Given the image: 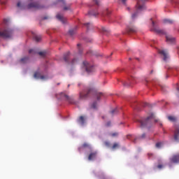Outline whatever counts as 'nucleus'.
<instances>
[{
	"mask_svg": "<svg viewBox=\"0 0 179 179\" xmlns=\"http://www.w3.org/2000/svg\"><path fill=\"white\" fill-rule=\"evenodd\" d=\"M89 96H96L97 100H100V97L103 96V93L97 92V91L92 86H87L85 87L83 92H80L79 97L80 100H86Z\"/></svg>",
	"mask_w": 179,
	"mask_h": 179,
	"instance_id": "1",
	"label": "nucleus"
},
{
	"mask_svg": "<svg viewBox=\"0 0 179 179\" xmlns=\"http://www.w3.org/2000/svg\"><path fill=\"white\" fill-rule=\"evenodd\" d=\"M136 1H137V4L136 6L137 8V11L131 15V19H135V17L138 16V13L139 10L142 11L146 9V7L145 6V4H144L146 0H136Z\"/></svg>",
	"mask_w": 179,
	"mask_h": 179,
	"instance_id": "2",
	"label": "nucleus"
},
{
	"mask_svg": "<svg viewBox=\"0 0 179 179\" xmlns=\"http://www.w3.org/2000/svg\"><path fill=\"white\" fill-rule=\"evenodd\" d=\"M152 118H155V114L151 113L150 115L148 116L146 119L137 120L136 122H139L140 127H141V128H143V127H146L148 125L149 121L152 120Z\"/></svg>",
	"mask_w": 179,
	"mask_h": 179,
	"instance_id": "3",
	"label": "nucleus"
},
{
	"mask_svg": "<svg viewBox=\"0 0 179 179\" xmlns=\"http://www.w3.org/2000/svg\"><path fill=\"white\" fill-rule=\"evenodd\" d=\"M13 34V31L10 29H4L3 31H0V37L3 38H10Z\"/></svg>",
	"mask_w": 179,
	"mask_h": 179,
	"instance_id": "4",
	"label": "nucleus"
},
{
	"mask_svg": "<svg viewBox=\"0 0 179 179\" xmlns=\"http://www.w3.org/2000/svg\"><path fill=\"white\" fill-rule=\"evenodd\" d=\"M56 97H57V99L66 100V101H68V103H70V104H75V100L73 99V98L70 97L64 92L60 93V98L58 97V96L57 95Z\"/></svg>",
	"mask_w": 179,
	"mask_h": 179,
	"instance_id": "5",
	"label": "nucleus"
},
{
	"mask_svg": "<svg viewBox=\"0 0 179 179\" xmlns=\"http://www.w3.org/2000/svg\"><path fill=\"white\" fill-rule=\"evenodd\" d=\"M44 6L39 5L38 3H31L27 6L28 9H34V10H37L38 9H43Z\"/></svg>",
	"mask_w": 179,
	"mask_h": 179,
	"instance_id": "6",
	"label": "nucleus"
},
{
	"mask_svg": "<svg viewBox=\"0 0 179 179\" xmlns=\"http://www.w3.org/2000/svg\"><path fill=\"white\" fill-rule=\"evenodd\" d=\"M83 66L85 69V71L88 72V73H90V72H93V66L87 61H84L83 62Z\"/></svg>",
	"mask_w": 179,
	"mask_h": 179,
	"instance_id": "7",
	"label": "nucleus"
},
{
	"mask_svg": "<svg viewBox=\"0 0 179 179\" xmlns=\"http://www.w3.org/2000/svg\"><path fill=\"white\" fill-rule=\"evenodd\" d=\"M152 31H155V33H158V34H166V31L164 30L159 29L155 28V22L152 21Z\"/></svg>",
	"mask_w": 179,
	"mask_h": 179,
	"instance_id": "8",
	"label": "nucleus"
},
{
	"mask_svg": "<svg viewBox=\"0 0 179 179\" xmlns=\"http://www.w3.org/2000/svg\"><path fill=\"white\" fill-rule=\"evenodd\" d=\"M135 83V78L131 77L129 80V82H126L124 83V86H126L127 87H131L132 85Z\"/></svg>",
	"mask_w": 179,
	"mask_h": 179,
	"instance_id": "9",
	"label": "nucleus"
},
{
	"mask_svg": "<svg viewBox=\"0 0 179 179\" xmlns=\"http://www.w3.org/2000/svg\"><path fill=\"white\" fill-rule=\"evenodd\" d=\"M166 42H168L169 44H174L176 43V38L170 35H166Z\"/></svg>",
	"mask_w": 179,
	"mask_h": 179,
	"instance_id": "10",
	"label": "nucleus"
},
{
	"mask_svg": "<svg viewBox=\"0 0 179 179\" xmlns=\"http://www.w3.org/2000/svg\"><path fill=\"white\" fill-rule=\"evenodd\" d=\"M171 163H179V154L173 155L170 158Z\"/></svg>",
	"mask_w": 179,
	"mask_h": 179,
	"instance_id": "11",
	"label": "nucleus"
},
{
	"mask_svg": "<svg viewBox=\"0 0 179 179\" xmlns=\"http://www.w3.org/2000/svg\"><path fill=\"white\" fill-rule=\"evenodd\" d=\"M97 157V152L94 151L90 153L88 156V160L92 161L94 160V159Z\"/></svg>",
	"mask_w": 179,
	"mask_h": 179,
	"instance_id": "12",
	"label": "nucleus"
},
{
	"mask_svg": "<svg viewBox=\"0 0 179 179\" xmlns=\"http://www.w3.org/2000/svg\"><path fill=\"white\" fill-rule=\"evenodd\" d=\"M71 52H67L65 53L63 56V59L65 61L67 64H69V58H70Z\"/></svg>",
	"mask_w": 179,
	"mask_h": 179,
	"instance_id": "13",
	"label": "nucleus"
},
{
	"mask_svg": "<svg viewBox=\"0 0 179 179\" xmlns=\"http://www.w3.org/2000/svg\"><path fill=\"white\" fill-rule=\"evenodd\" d=\"M34 77L35 78V79H41L42 80L45 79V77L44 76H42L41 73L38 72H36L34 74Z\"/></svg>",
	"mask_w": 179,
	"mask_h": 179,
	"instance_id": "14",
	"label": "nucleus"
},
{
	"mask_svg": "<svg viewBox=\"0 0 179 179\" xmlns=\"http://www.w3.org/2000/svg\"><path fill=\"white\" fill-rule=\"evenodd\" d=\"M159 53L164 57V61H167L169 58V55L166 53V50H159Z\"/></svg>",
	"mask_w": 179,
	"mask_h": 179,
	"instance_id": "15",
	"label": "nucleus"
},
{
	"mask_svg": "<svg viewBox=\"0 0 179 179\" xmlns=\"http://www.w3.org/2000/svg\"><path fill=\"white\" fill-rule=\"evenodd\" d=\"M174 139L176 141L179 140V127H176L174 132Z\"/></svg>",
	"mask_w": 179,
	"mask_h": 179,
	"instance_id": "16",
	"label": "nucleus"
},
{
	"mask_svg": "<svg viewBox=\"0 0 179 179\" xmlns=\"http://www.w3.org/2000/svg\"><path fill=\"white\" fill-rule=\"evenodd\" d=\"M32 36H33V38L35 41H36L37 43H38V41H40V40H41V36L36 34V33L32 32Z\"/></svg>",
	"mask_w": 179,
	"mask_h": 179,
	"instance_id": "17",
	"label": "nucleus"
},
{
	"mask_svg": "<svg viewBox=\"0 0 179 179\" xmlns=\"http://www.w3.org/2000/svg\"><path fill=\"white\" fill-rule=\"evenodd\" d=\"M56 18L60 22H62V23H65L66 22V20L65 18H64V16L61 15L59 13L57 14Z\"/></svg>",
	"mask_w": 179,
	"mask_h": 179,
	"instance_id": "18",
	"label": "nucleus"
},
{
	"mask_svg": "<svg viewBox=\"0 0 179 179\" xmlns=\"http://www.w3.org/2000/svg\"><path fill=\"white\" fill-rule=\"evenodd\" d=\"M128 31L129 33H136V31H138V29L135 27H129L128 28Z\"/></svg>",
	"mask_w": 179,
	"mask_h": 179,
	"instance_id": "19",
	"label": "nucleus"
},
{
	"mask_svg": "<svg viewBox=\"0 0 179 179\" xmlns=\"http://www.w3.org/2000/svg\"><path fill=\"white\" fill-rule=\"evenodd\" d=\"M29 57H25L22 58L20 60V64H27V62H29Z\"/></svg>",
	"mask_w": 179,
	"mask_h": 179,
	"instance_id": "20",
	"label": "nucleus"
},
{
	"mask_svg": "<svg viewBox=\"0 0 179 179\" xmlns=\"http://www.w3.org/2000/svg\"><path fill=\"white\" fill-rule=\"evenodd\" d=\"M84 26H85L87 30H90L91 29H93V24L91 23H85L84 24Z\"/></svg>",
	"mask_w": 179,
	"mask_h": 179,
	"instance_id": "21",
	"label": "nucleus"
},
{
	"mask_svg": "<svg viewBox=\"0 0 179 179\" xmlns=\"http://www.w3.org/2000/svg\"><path fill=\"white\" fill-rule=\"evenodd\" d=\"M78 122L80 125L85 124V117L83 116H80L78 119Z\"/></svg>",
	"mask_w": 179,
	"mask_h": 179,
	"instance_id": "22",
	"label": "nucleus"
},
{
	"mask_svg": "<svg viewBox=\"0 0 179 179\" xmlns=\"http://www.w3.org/2000/svg\"><path fill=\"white\" fill-rule=\"evenodd\" d=\"M168 120L171 121V122H176V121H177V118L174 116H168Z\"/></svg>",
	"mask_w": 179,
	"mask_h": 179,
	"instance_id": "23",
	"label": "nucleus"
},
{
	"mask_svg": "<svg viewBox=\"0 0 179 179\" xmlns=\"http://www.w3.org/2000/svg\"><path fill=\"white\" fill-rule=\"evenodd\" d=\"M38 54L41 57V58H45V56L47 55V52L45 51L38 52Z\"/></svg>",
	"mask_w": 179,
	"mask_h": 179,
	"instance_id": "24",
	"label": "nucleus"
},
{
	"mask_svg": "<svg viewBox=\"0 0 179 179\" xmlns=\"http://www.w3.org/2000/svg\"><path fill=\"white\" fill-rule=\"evenodd\" d=\"M85 148H90V145L87 143H85L84 144H83V145L79 148V150H80L81 149H83Z\"/></svg>",
	"mask_w": 179,
	"mask_h": 179,
	"instance_id": "25",
	"label": "nucleus"
},
{
	"mask_svg": "<svg viewBox=\"0 0 179 179\" xmlns=\"http://www.w3.org/2000/svg\"><path fill=\"white\" fill-rule=\"evenodd\" d=\"M118 148H120V144H118L117 143H115L112 146V149L113 150H115V149H118Z\"/></svg>",
	"mask_w": 179,
	"mask_h": 179,
	"instance_id": "26",
	"label": "nucleus"
},
{
	"mask_svg": "<svg viewBox=\"0 0 179 179\" xmlns=\"http://www.w3.org/2000/svg\"><path fill=\"white\" fill-rule=\"evenodd\" d=\"M117 113H118V110L117 108L113 109L110 111L111 115H115V114H117Z\"/></svg>",
	"mask_w": 179,
	"mask_h": 179,
	"instance_id": "27",
	"label": "nucleus"
},
{
	"mask_svg": "<svg viewBox=\"0 0 179 179\" xmlns=\"http://www.w3.org/2000/svg\"><path fill=\"white\" fill-rule=\"evenodd\" d=\"M89 15H91V16H97V15H99V13H96L94 11H90Z\"/></svg>",
	"mask_w": 179,
	"mask_h": 179,
	"instance_id": "28",
	"label": "nucleus"
},
{
	"mask_svg": "<svg viewBox=\"0 0 179 179\" xmlns=\"http://www.w3.org/2000/svg\"><path fill=\"white\" fill-rule=\"evenodd\" d=\"M57 3H59V5H62V6H64L65 1H64V0H57Z\"/></svg>",
	"mask_w": 179,
	"mask_h": 179,
	"instance_id": "29",
	"label": "nucleus"
},
{
	"mask_svg": "<svg viewBox=\"0 0 179 179\" xmlns=\"http://www.w3.org/2000/svg\"><path fill=\"white\" fill-rule=\"evenodd\" d=\"M69 34H70V36H73V34H75V29H71L69 31Z\"/></svg>",
	"mask_w": 179,
	"mask_h": 179,
	"instance_id": "30",
	"label": "nucleus"
},
{
	"mask_svg": "<svg viewBox=\"0 0 179 179\" xmlns=\"http://www.w3.org/2000/svg\"><path fill=\"white\" fill-rule=\"evenodd\" d=\"M164 23H169V24H173V20H164Z\"/></svg>",
	"mask_w": 179,
	"mask_h": 179,
	"instance_id": "31",
	"label": "nucleus"
},
{
	"mask_svg": "<svg viewBox=\"0 0 179 179\" xmlns=\"http://www.w3.org/2000/svg\"><path fill=\"white\" fill-rule=\"evenodd\" d=\"M110 136H113V138L115 137V136H118V133L115 132V133H110L109 134Z\"/></svg>",
	"mask_w": 179,
	"mask_h": 179,
	"instance_id": "32",
	"label": "nucleus"
},
{
	"mask_svg": "<svg viewBox=\"0 0 179 179\" xmlns=\"http://www.w3.org/2000/svg\"><path fill=\"white\" fill-rule=\"evenodd\" d=\"M92 108H97V102H94L92 106H91Z\"/></svg>",
	"mask_w": 179,
	"mask_h": 179,
	"instance_id": "33",
	"label": "nucleus"
},
{
	"mask_svg": "<svg viewBox=\"0 0 179 179\" xmlns=\"http://www.w3.org/2000/svg\"><path fill=\"white\" fill-rule=\"evenodd\" d=\"M78 62V59H73L71 61V65H75V64Z\"/></svg>",
	"mask_w": 179,
	"mask_h": 179,
	"instance_id": "34",
	"label": "nucleus"
},
{
	"mask_svg": "<svg viewBox=\"0 0 179 179\" xmlns=\"http://www.w3.org/2000/svg\"><path fill=\"white\" fill-rule=\"evenodd\" d=\"M104 145H106L108 148H110V146H111V144L108 141H105Z\"/></svg>",
	"mask_w": 179,
	"mask_h": 179,
	"instance_id": "35",
	"label": "nucleus"
},
{
	"mask_svg": "<svg viewBox=\"0 0 179 179\" xmlns=\"http://www.w3.org/2000/svg\"><path fill=\"white\" fill-rule=\"evenodd\" d=\"M29 54H36V50L31 49L29 50Z\"/></svg>",
	"mask_w": 179,
	"mask_h": 179,
	"instance_id": "36",
	"label": "nucleus"
},
{
	"mask_svg": "<svg viewBox=\"0 0 179 179\" xmlns=\"http://www.w3.org/2000/svg\"><path fill=\"white\" fill-rule=\"evenodd\" d=\"M101 30H102L103 33H106V32L108 31V30L106 27H102Z\"/></svg>",
	"mask_w": 179,
	"mask_h": 179,
	"instance_id": "37",
	"label": "nucleus"
},
{
	"mask_svg": "<svg viewBox=\"0 0 179 179\" xmlns=\"http://www.w3.org/2000/svg\"><path fill=\"white\" fill-rule=\"evenodd\" d=\"M162 147V143H156V148H161Z\"/></svg>",
	"mask_w": 179,
	"mask_h": 179,
	"instance_id": "38",
	"label": "nucleus"
},
{
	"mask_svg": "<svg viewBox=\"0 0 179 179\" xmlns=\"http://www.w3.org/2000/svg\"><path fill=\"white\" fill-rule=\"evenodd\" d=\"M106 127H111V122H108L106 124Z\"/></svg>",
	"mask_w": 179,
	"mask_h": 179,
	"instance_id": "39",
	"label": "nucleus"
},
{
	"mask_svg": "<svg viewBox=\"0 0 179 179\" xmlns=\"http://www.w3.org/2000/svg\"><path fill=\"white\" fill-rule=\"evenodd\" d=\"M146 136V134H143L141 136V139H145V137Z\"/></svg>",
	"mask_w": 179,
	"mask_h": 179,
	"instance_id": "40",
	"label": "nucleus"
},
{
	"mask_svg": "<svg viewBox=\"0 0 179 179\" xmlns=\"http://www.w3.org/2000/svg\"><path fill=\"white\" fill-rule=\"evenodd\" d=\"M157 169H163V165L162 164H159L157 165Z\"/></svg>",
	"mask_w": 179,
	"mask_h": 179,
	"instance_id": "41",
	"label": "nucleus"
},
{
	"mask_svg": "<svg viewBox=\"0 0 179 179\" xmlns=\"http://www.w3.org/2000/svg\"><path fill=\"white\" fill-rule=\"evenodd\" d=\"M94 2H95L96 5H99V0H94Z\"/></svg>",
	"mask_w": 179,
	"mask_h": 179,
	"instance_id": "42",
	"label": "nucleus"
},
{
	"mask_svg": "<svg viewBox=\"0 0 179 179\" xmlns=\"http://www.w3.org/2000/svg\"><path fill=\"white\" fill-rule=\"evenodd\" d=\"M64 10H69V6H65V7H64Z\"/></svg>",
	"mask_w": 179,
	"mask_h": 179,
	"instance_id": "43",
	"label": "nucleus"
},
{
	"mask_svg": "<svg viewBox=\"0 0 179 179\" xmlns=\"http://www.w3.org/2000/svg\"><path fill=\"white\" fill-rule=\"evenodd\" d=\"M17 6L18 8H20V2H18V3H17Z\"/></svg>",
	"mask_w": 179,
	"mask_h": 179,
	"instance_id": "44",
	"label": "nucleus"
},
{
	"mask_svg": "<svg viewBox=\"0 0 179 179\" xmlns=\"http://www.w3.org/2000/svg\"><path fill=\"white\" fill-rule=\"evenodd\" d=\"M47 19H48V17H43V20H47Z\"/></svg>",
	"mask_w": 179,
	"mask_h": 179,
	"instance_id": "45",
	"label": "nucleus"
},
{
	"mask_svg": "<svg viewBox=\"0 0 179 179\" xmlns=\"http://www.w3.org/2000/svg\"><path fill=\"white\" fill-rule=\"evenodd\" d=\"M148 156H149V157H150V156H153V154H152V153H148Z\"/></svg>",
	"mask_w": 179,
	"mask_h": 179,
	"instance_id": "46",
	"label": "nucleus"
},
{
	"mask_svg": "<svg viewBox=\"0 0 179 179\" xmlns=\"http://www.w3.org/2000/svg\"><path fill=\"white\" fill-rule=\"evenodd\" d=\"M127 1V0H122V2L125 4V2Z\"/></svg>",
	"mask_w": 179,
	"mask_h": 179,
	"instance_id": "47",
	"label": "nucleus"
},
{
	"mask_svg": "<svg viewBox=\"0 0 179 179\" xmlns=\"http://www.w3.org/2000/svg\"><path fill=\"white\" fill-rule=\"evenodd\" d=\"M0 3H2V5H5V3H6L3 2V1H1V0H0Z\"/></svg>",
	"mask_w": 179,
	"mask_h": 179,
	"instance_id": "48",
	"label": "nucleus"
},
{
	"mask_svg": "<svg viewBox=\"0 0 179 179\" xmlns=\"http://www.w3.org/2000/svg\"><path fill=\"white\" fill-rule=\"evenodd\" d=\"M77 47H78V48H79V47H80V43H78V44L77 45Z\"/></svg>",
	"mask_w": 179,
	"mask_h": 179,
	"instance_id": "49",
	"label": "nucleus"
},
{
	"mask_svg": "<svg viewBox=\"0 0 179 179\" xmlns=\"http://www.w3.org/2000/svg\"><path fill=\"white\" fill-rule=\"evenodd\" d=\"M107 15H110V11L107 10Z\"/></svg>",
	"mask_w": 179,
	"mask_h": 179,
	"instance_id": "50",
	"label": "nucleus"
},
{
	"mask_svg": "<svg viewBox=\"0 0 179 179\" xmlns=\"http://www.w3.org/2000/svg\"><path fill=\"white\" fill-rule=\"evenodd\" d=\"M80 54H82V51H80V49H79Z\"/></svg>",
	"mask_w": 179,
	"mask_h": 179,
	"instance_id": "51",
	"label": "nucleus"
},
{
	"mask_svg": "<svg viewBox=\"0 0 179 179\" xmlns=\"http://www.w3.org/2000/svg\"><path fill=\"white\" fill-rule=\"evenodd\" d=\"M159 125L162 127V125H163L162 123H159Z\"/></svg>",
	"mask_w": 179,
	"mask_h": 179,
	"instance_id": "52",
	"label": "nucleus"
},
{
	"mask_svg": "<svg viewBox=\"0 0 179 179\" xmlns=\"http://www.w3.org/2000/svg\"><path fill=\"white\" fill-rule=\"evenodd\" d=\"M155 122H157V120H155Z\"/></svg>",
	"mask_w": 179,
	"mask_h": 179,
	"instance_id": "53",
	"label": "nucleus"
},
{
	"mask_svg": "<svg viewBox=\"0 0 179 179\" xmlns=\"http://www.w3.org/2000/svg\"><path fill=\"white\" fill-rule=\"evenodd\" d=\"M102 118L104 119V116H102Z\"/></svg>",
	"mask_w": 179,
	"mask_h": 179,
	"instance_id": "54",
	"label": "nucleus"
},
{
	"mask_svg": "<svg viewBox=\"0 0 179 179\" xmlns=\"http://www.w3.org/2000/svg\"><path fill=\"white\" fill-rule=\"evenodd\" d=\"M129 61H131V58H129Z\"/></svg>",
	"mask_w": 179,
	"mask_h": 179,
	"instance_id": "55",
	"label": "nucleus"
},
{
	"mask_svg": "<svg viewBox=\"0 0 179 179\" xmlns=\"http://www.w3.org/2000/svg\"><path fill=\"white\" fill-rule=\"evenodd\" d=\"M30 1H33V0H30Z\"/></svg>",
	"mask_w": 179,
	"mask_h": 179,
	"instance_id": "56",
	"label": "nucleus"
}]
</instances>
